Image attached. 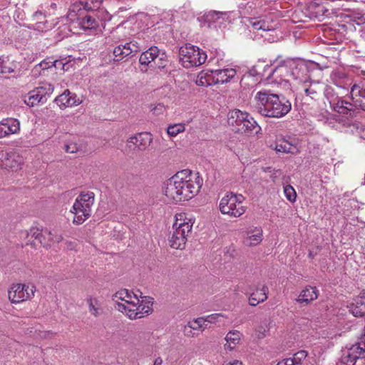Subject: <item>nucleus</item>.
<instances>
[{"label":"nucleus","instance_id":"obj_14","mask_svg":"<svg viewBox=\"0 0 365 365\" xmlns=\"http://www.w3.org/2000/svg\"><path fill=\"white\" fill-rule=\"evenodd\" d=\"M24 158L14 150H0V167L9 171H17L22 168Z\"/></svg>","mask_w":365,"mask_h":365},{"label":"nucleus","instance_id":"obj_19","mask_svg":"<svg viewBox=\"0 0 365 365\" xmlns=\"http://www.w3.org/2000/svg\"><path fill=\"white\" fill-rule=\"evenodd\" d=\"M294 141L290 137L279 136L270 145V148L278 153L295 154L298 153V148Z\"/></svg>","mask_w":365,"mask_h":365},{"label":"nucleus","instance_id":"obj_47","mask_svg":"<svg viewBox=\"0 0 365 365\" xmlns=\"http://www.w3.org/2000/svg\"><path fill=\"white\" fill-rule=\"evenodd\" d=\"M57 61H51L49 59H45L42 61L40 63V66L42 67L43 70H46L49 68H51L52 66H56V63Z\"/></svg>","mask_w":365,"mask_h":365},{"label":"nucleus","instance_id":"obj_31","mask_svg":"<svg viewBox=\"0 0 365 365\" xmlns=\"http://www.w3.org/2000/svg\"><path fill=\"white\" fill-rule=\"evenodd\" d=\"M214 73V70L200 72L197 77V85L202 86H209L215 84V78L212 77L214 73Z\"/></svg>","mask_w":365,"mask_h":365},{"label":"nucleus","instance_id":"obj_33","mask_svg":"<svg viewBox=\"0 0 365 365\" xmlns=\"http://www.w3.org/2000/svg\"><path fill=\"white\" fill-rule=\"evenodd\" d=\"M89 312L96 317L101 316L103 313L102 302L97 298H90L88 299Z\"/></svg>","mask_w":365,"mask_h":365},{"label":"nucleus","instance_id":"obj_50","mask_svg":"<svg viewBox=\"0 0 365 365\" xmlns=\"http://www.w3.org/2000/svg\"><path fill=\"white\" fill-rule=\"evenodd\" d=\"M346 74L343 72H340V71H336V72H334L332 74H331V78L334 81V83L336 84V85H338L337 82H336V78H339V79H342V78H346Z\"/></svg>","mask_w":365,"mask_h":365},{"label":"nucleus","instance_id":"obj_40","mask_svg":"<svg viewBox=\"0 0 365 365\" xmlns=\"http://www.w3.org/2000/svg\"><path fill=\"white\" fill-rule=\"evenodd\" d=\"M70 94V91L68 90H66L61 95H59L56 98V102L58 103L60 106H63L65 107H69L68 106V95Z\"/></svg>","mask_w":365,"mask_h":365},{"label":"nucleus","instance_id":"obj_55","mask_svg":"<svg viewBox=\"0 0 365 365\" xmlns=\"http://www.w3.org/2000/svg\"><path fill=\"white\" fill-rule=\"evenodd\" d=\"M161 20H167L170 21H175L174 19L173 14L170 12H166L163 14V19H162Z\"/></svg>","mask_w":365,"mask_h":365},{"label":"nucleus","instance_id":"obj_10","mask_svg":"<svg viewBox=\"0 0 365 365\" xmlns=\"http://www.w3.org/2000/svg\"><path fill=\"white\" fill-rule=\"evenodd\" d=\"M277 27L272 24H246L245 34L252 39L264 38L269 42L274 41L277 37L274 35Z\"/></svg>","mask_w":365,"mask_h":365},{"label":"nucleus","instance_id":"obj_27","mask_svg":"<svg viewBox=\"0 0 365 365\" xmlns=\"http://www.w3.org/2000/svg\"><path fill=\"white\" fill-rule=\"evenodd\" d=\"M215 84L225 83L230 82L236 75V70L234 68H224L214 70Z\"/></svg>","mask_w":365,"mask_h":365},{"label":"nucleus","instance_id":"obj_3","mask_svg":"<svg viewBox=\"0 0 365 365\" xmlns=\"http://www.w3.org/2000/svg\"><path fill=\"white\" fill-rule=\"evenodd\" d=\"M175 218L173 232L168 238L169 245L173 249L183 250L192 231L194 220L185 213H178Z\"/></svg>","mask_w":365,"mask_h":365},{"label":"nucleus","instance_id":"obj_12","mask_svg":"<svg viewBox=\"0 0 365 365\" xmlns=\"http://www.w3.org/2000/svg\"><path fill=\"white\" fill-rule=\"evenodd\" d=\"M362 358H365V335L364 339L344 351L336 365H355L356 360Z\"/></svg>","mask_w":365,"mask_h":365},{"label":"nucleus","instance_id":"obj_17","mask_svg":"<svg viewBox=\"0 0 365 365\" xmlns=\"http://www.w3.org/2000/svg\"><path fill=\"white\" fill-rule=\"evenodd\" d=\"M183 172H178L175 175L167 180L164 184L163 192L168 198L174 201H181L180 194V179L179 176H182Z\"/></svg>","mask_w":365,"mask_h":365},{"label":"nucleus","instance_id":"obj_15","mask_svg":"<svg viewBox=\"0 0 365 365\" xmlns=\"http://www.w3.org/2000/svg\"><path fill=\"white\" fill-rule=\"evenodd\" d=\"M53 90L54 88L51 84L43 83L42 86L30 91L24 97V103L30 107H33L39 103H43L46 101V96L51 95Z\"/></svg>","mask_w":365,"mask_h":365},{"label":"nucleus","instance_id":"obj_20","mask_svg":"<svg viewBox=\"0 0 365 365\" xmlns=\"http://www.w3.org/2000/svg\"><path fill=\"white\" fill-rule=\"evenodd\" d=\"M20 121L14 118H7L0 121V138L20 132Z\"/></svg>","mask_w":365,"mask_h":365},{"label":"nucleus","instance_id":"obj_38","mask_svg":"<svg viewBox=\"0 0 365 365\" xmlns=\"http://www.w3.org/2000/svg\"><path fill=\"white\" fill-rule=\"evenodd\" d=\"M203 320L204 318L199 317L191 322H189L187 324L191 329H193L195 331L203 330L205 327V324L203 323Z\"/></svg>","mask_w":365,"mask_h":365},{"label":"nucleus","instance_id":"obj_58","mask_svg":"<svg viewBox=\"0 0 365 365\" xmlns=\"http://www.w3.org/2000/svg\"><path fill=\"white\" fill-rule=\"evenodd\" d=\"M163 359L160 357H158L155 359L153 365H162Z\"/></svg>","mask_w":365,"mask_h":365},{"label":"nucleus","instance_id":"obj_46","mask_svg":"<svg viewBox=\"0 0 365 365\" xmlns=\"http://www.w3.org/2000/svg\"><path fill=\"white\" fill-rule=\"evenodd\" d=\"M68 96L69 99V102L68 103L69 107L79 105L81 103V100L79 98H78L76 93L70 92V94Z\"/></svg>","mask_w":365,"mask_h":365},{"label":"nucleus","instance_id":"obj_54","mask_svg":"<svg viewBox=\"0 0 365 365\" xmlns=\"http://www.w3.org/2000/svg\"><path fill=\"white\" fill-rule=\"evenodd\" d=\"M42 67L40 66V63L36 65L34 68L32 69V73L34 76H38L41 74V71H42Z\"/></svg>","mask_w":365,"mask_h":365},{"label":"nucleus","instance_id":"obj_39","mask_svg":"<svg viewBox=\"0 0 365 365\" xmlns=\"http://www.w3.org/2000/svg\"><path fill=\"white\" fill-rule=\"evenodd\" d=\"M307 356V352L304 350H301L294 354L291 360L293 361V365H300L303 360Z\"/></svg>","mask_w":365,"mask_h":365},{"label":"nucleus","instance_id":"obj_32","mask_svg":"<svg viewBox=\"0 0 365 365\" xmlns=\"http://www.w3.org/2000/svg\"><path fill=\"white\" fill-rule=\"evenodd\" d=\"M241 338V334L239 331H230L226 336L225 340L227 343L225 344V349L228 350H232L235 346L240 342Z\"/></svg>","mask_w":365,"mask_h":365},{"label":"nucleus","instance_id":"obj_53","mask_svg":"<svg viewBox=\"0 0 365 365\" xmlns=\"http://www.w3.org/2000/svg\"><path fill=\"white\" fill-rule=\"evenodd\" d=\"M195 331L193 329H191L188 324H186L184 327L183 329V333L185 336L187 337H193L195 336V333L193 332Z\"/></svg>","mask_w":365,"mask_h":365},{"label":"nucleus","instance_id":"obj_22","mask_svg":"<svg viewBox=\"0 0 365 365\" xmlns=\"http://www.w3.org/2000/svg\"><path fill=\"white\" fill-rule=\"evenodd\" d=\"M232 12H217L210 11L205 13L203 16L198 17L197 20L202 23H215L219 21L230 22L233 19L231 18Z\"/></svg>","mask_w":365,"mask_h":365},{"label":"nucleus","instance_id":"obj_41","mask_svg":"<svg viewBox=\"0 0 365 365\" xmlns=\"http://www.w3.org/2000/svg\"><path fill=\"white\" fill-rule=\"evenodd\" d=\"M130 21H135V22H148L154 21L155 19H152L150 16L145 13H138L130 19Z\"/></svg>","mask_w":365,"mask_h":365},{"label":"nucleus","instance_id":"obj_62","mask_svg":"<svg viewBox=\"0 0 365 365\" xmlns=\"http://www.w3.org/2000/svg\"><path fill=\"white\" fill-rule=\"evenodd\" d=\"M361 138L365 140V128L364 127V129L362 130V134L361 135Z\"/></svg>","mask_w":365,"mask_h":365},{"label":"nucleus","instance_id":"obj_25","mask_svg":"<svg viewBox=\"0 0 365 365\" xmlns=\"http://www.w3.org/2000/svg\"><path fill=\"white\" fill-rule=\"evenodd\" d=\"M247 117L248 113L235 109L228 113V123L233 128L235 132H238V128L243 125L245 120Z\"/></svg>","mask_w":365,"mask_h":365},{"label":"nucleus","instance_id":"obj_6","mask_svg":"<svg viewBox=\"0 0 365 365\" xmlns=\"http://www.w3.org/2000/svg\"><path fill=\"white\" fill-rule=\"evenodd\" d=\"M244 200L245 197L242 195L227 192L220 201V211L222 215L239 217L246 211V207L242 205Z\"/></svg>","mask_w":365,"mask_h":365},{"label":"nucleus","instance_id":"obj_1","mask_svg":"<svg viewBox=\"0 0 365 365\" xmlns=\"http://www.w3.org/2000/svg\"><path fill=\"white\" fill-rule=\"evenodd\" d=\"M254 100V111L264 117L280 118L285 116L292 108L288 99L282 95L272 93L269 90L258 91Z\"/></svg>","mask_w":365,"mask_h":365},{"label":"nucleus","instance_id":"obj_30","mask_svg":"<svg viewBox=\"0 0 365 365\" xmlns=\"http://www.w3.org/2000/svg\"><path fill=\"white\" fill-rule=\"evenodd\" d=\"M350 312L356 317L365 316V296L357 297L350 307Z\"/></svg>","mask_w":365,"mask_h":365},{"label":"nucleus","instance_id":"obj_49","mask_svg":"<svg viewBox=\"0 0 365 365\" xmlns=\"http://www.w3.org/2000/svg\"><path fill=\"white\" fill-rule=\"evenodd\" d=\"M14 71V70L7 66H6L5 62L0 58V73H11Z\"/></svg>","mask_w":365,"mask_h":365},{"label":"nucleus","instance_id":"obj_7","mask_svg":"<svg viewBox=\"0 0 365 365\" xmlns=\"http://www.w3.org/2000/svg\"><path fill=\"white\" fill-rule=\"evenodd\" d=\"M180 62L184 68L200 66L207 59L206 53L199 47L186 43L179 49Z\"/></svg>","mask_w":365,"mask_h":365},{"label":"nucleus","instance_id":"obj_44","mask_svg":"<svg viewBox=\"0 0 365 365\" xmlns=\"http://www.w3.org/2000/svg\"><path fill=\"white\" fill-rule=\"evenodd\" d=\"M165 110V106L163 103H158L153 106V107L151 108V112L153 115L159 116L163 115Z\"/></svg>","mask_w":365,"mask_h":365},{"label":"nucleus","instance_id":"obj_8","mask_svg":"<svg viewBox=\"0 0 365 365\" xmlns=\"http://www.w3.org/2000/svg\"><path fill=\"white\" fill-rule=\"evenodd\" d=\"M182 176H179L180 200H189L197 195L202 185V179L196 175H192L188 170H183Z\"/></svg>","mask_w":365,"mask_h":365},{"label":"nucleus","instance_id":"obj_52","mask_svg":"<svg viewBox=\"0 0 365 365\" xmlns=\"http://www.w3.org/2000/svg\"><path fill=\"white\" fill-rule=\"evenodd\" d=\"M268 331V327H267V324H264V327H263V326H259V327L257 329V330H256V331H257V336H258L259 338H262V337H264V335H265V334H264V333H265L266 331Z\"/></svg>","mask_w":365,"mask_h":365},{"label":"nucleus","instance_id":"obj_26","mask_svg":"<svg viewBox=\"0 0 365 365\" xmlns=\"http://www.w3.org/2000/svg\"><path fill=\"white\" fill-rule=\"evenodd\" d=\"M69 31L73 34L77 35H96L98 31H101L99 29L98 24H94L91 26H86L84 24H69Z\"/></svg>","mask_w":365,"mask_h":365},{"label":"nucleus","instance_id":"obj_57","mask_svg":"<svg viewBox=\"0 0 365 365\" xmlns=\"http://www.w3.org/2000/svg\"><path fill=\"white\" fill-rule=\"evenodd\" d=\"M332 27H330V29L331 30H334V31H340V27L344 29L345 28V24H331Z\"/></svg>","mask_w":365,"mask_h":365},{"label":"nucleus","instance_id":"obj_36","mask_svg":"<svg viewBox=\"0 0 365 365\" xmlns=\"http://www.w3.org/2000/svg\"><path fill=\"white\" fill-rule=\"evenodd\" d=\"M363 129L364 126L361 125L360 122L354 121L348 123L346 131L352 134L359 135V136L361 137Z\"/></svg>","mask_w":365,"mask_h":365},{"label":"nucleus","instance_id":"obj_29","mask_svg":"<svg viewBox=\"0 0 365 365\" xmlns=\"http://www.w3.org/2000/svg\"><path fill=\"white\" fill-rule=\"evenodd\" d=\"M260 129L255 119L248 113V117L245 120L243 125L238 128V133L249 135L253 133H257Z\"/></svg>","mask_w":365,"mask_h":365},{"label":"nucleus","instance_id":"obj_24","mask_svg":"<svg viewBox=\"0 0 365 365\" xmlns=\"http://www.w3.org/2000/svg\"><path fill=\"white\" fill-rule=\"evenodd\" d=\"M318 295L319 290L316 287L307 286L301 291L296 301L299 304L307 305L317 299Z\"/></svg>","mask_w":365,"mask_h":365},{"label":"nucleus","instance_id":"obj_51","mask_svg":"<svg viewBox=\"0 0 365 365\" xmlns=\"http://www.w3.org/2000/svg\"><path fill=\"white\" fill-rule=\"evenodd\" d=\"M45 233L49 236V240L53 242H60L63 240V236L61 235L53 236L52 233L48 230H45Z\"/></svg>","mask_w":365,"mask_h":365},{"label":"nucleus","instance_id":"obj_59","mask_svg":"<svg viewBox=\"0 0 365 365\" xmlns=\"http://www.w3.org/2000/svg\"><path fill=\"white\" fill-rule=\"evenodd\" d=\"M66 246H67V248L69 250H73L75 247L74 243L71 241L66 242Z\"/></svg>","mask_w":365,"mask_h":365},{"label":"nucleus","instance_id":"obj_18","mask_svg":"<svg viewBox=\"0 0 365 365\" xmlns=\"http://www.w3.org/2000/svg\"><path fill=\"white\" fill-rule=\"evenodd\" d=\"M164 56L163 53H160V50L156 46H153L141 53L139 62L141 65L145 66L154 62L158 67L163 68L165 66V64L163 63Z\"/></svg>","mask_w":365,"mask_h":365},{"label":"nucleus","instance_id":"obj_63","mask_svg":"<svg viewBox=\"0 0 365 365\" xmlns=\"http://www.w3.org/2000/svg\"><path fill=\"white\" fill-rule=\"evenodd\" d=\"M293 34H294V37H296V38L298 37L297 31H293Z\"/></svg>","mask_w":365,"mask_h":365},{"label":"nucleus","instance_id":"obj_5","mask_svg":"<svg viewBox=\"0 0 365 365\" xmlns=\"http://www.w3.org/2000/svg\"><path fill=\"white\" fill-rule=\"evenodd\" d=\"M94 193L81 192L76 199L70 212L73 214V223L83 224L91 215V207L94 203Z\"/></svg>","mask_w":365,"mask_h":365},{"label":"nucleus","instance_id":"obj_61","mask_svg":"<svg viewBox=\"0 0 365 365\" xmlns=\"http://www.w3.org/2000/svg\"><path fill=\"white\" fill-rule=\"evenodd\" d=\"M86 23H91V17L89 16H86Z\"/></svg>","mask_w":365,"mask_h":365},{"label":"nucleus","instance_id":"obj_64","mask_svg":"<svg viewBox=\"0 0 365 365\" xmlns=\"http://www.w3.org/2000/svg\"><path fill=\"white\" fill-rule=\"evenodd\" d=\"M361 36H363V38H365V30H363V31H362V34H361Z\"/></svg>","mask_w":365,"mask_h":365},{"label":"nucleus","instance_id":"obj_60","mask_svg":"<svg viewBox=\"0 0 365 365\" xmlns=\"http://www.w3.org/2000/svg\"><path fill=\"white\" fill-rule=\"evenodd\" d=\"M227 365H242V362L240 361H234L233 362H230Z\"/></svg>","mask_w":365,"mask_h":365},{"label":"nucleus","instance_id":"obj_35","mask_svg":"<svg viewBox=\"0 0 365 365\" xmlns=\"http://www.w3.org/2000/svg\"><path fill=\"white\" fill-rule=\"evenodd\" d=\"M185 130V125L184 123H177L170 125L167 128L168 135L175 137L179 133L184 132Z\"/></svg>","mask_w":365,"mask_h":365},{"label":"nucleus","instance_id":"obj_13","mask_svg":"<svg viewBox=\"0 0 365 365\" xmlns=\"http://www.w3.org/2000/svg\"><path fill=\"white\" fill-rule=\"evenodd\" d=\"M307 73L302 74L296 83L297 89L300 93H304L311 99H316L323 89V86L318 81H311Z\"/></svg>","mask_w":365,"mask_h":365},{"label":"nucleus","instance_id":"obj_56","mask_svg":"<svg viewBox=\"0 0 365 365\" xmlns=\"http://www.w3.org/2000/svg\"><path fill=\"white\" fill-rule=\"evenodd\" d=\"M277 365H293V361L291 358L285 359L277 364Z\"/></svg>","mask_w":365,"mask_h":365},{"label":"nucleus","instance_id":"obj_9","mask_svg":"<svg viewBox=\"0 0 365 365\" xmlns=\"http://www.w3.org/2000/svg\"><path fill=\"white\" fill-rule=\"evenodd\" d=\"M153 298L150 297H141L137 303L131 302L127 307L125 314L130 319H141L153 313Z\"/></svg>","mask_w":365,"mask_h":365},{"label":"nucleus","instance_id":"obj_37","mask_svg":"<svg viewBox=\"0 0 365 365\" xmlns=\"http://www.w3.org/2000/svg\"><path fill=\"white\" fill-rule=\"evenodd\" d=\"M43 234H46L45 231L43 232V230H40L39 229H38L36 227H32L30 229L28 235L31 236V237L34 238L36 240H38L41 245L45 246L46 243L43 242V239H42Z\"/></svg>","mask_w":365,"mask_h":365},{"label":"nucleus","instance_id":"obj_48","mask_svg":"<svg viewBox=\"0 0 365 365\" xmlns=\"http://www.w3.org/2000/svg\"><path fill=\"white\" fill-rule=\"evenodd\" d=\"M222 315L220 314H212L208 315L207 317H202L204 318L203 323L205 324V322L208 323H214L216 322Z\"/></svg>","mask_w":365,"mask_h":365},{"label":"nucleus","instance_id":"obj_21","mask_svg":"<svg viewBox=\"0 0 365 365\" xmlns=\"http://www.w3.org/2000/svg\"><path fill=\"white\" fill-rule=\"evenodd\" d=\"M269 289L267 285L258 284L254 289H250L249 304L255 307L267 299Z\"/></svg>","mask_w":365,"mask_h":365},{"label":"nucleus","instance_id":"obj_16","mask_svg":"<svg viewBox=\"0 0 365 365\" xmlns=\"http://www.w3.org/2000/svg\"><path fill=\"white\" fill-rule=\"evenodd\" d=\"M138 297L136 294H133L128 289H123L116 292L113 295V300L115 302V308L122 312H127V307L131 302L137 303Z\"/></svg>","mask_w":365,"mask_h":365},{"label":"nucleus","instance_id":"obj_42","mask_svg":"<svg viewBox=\"0 0 365 365\" xmlns=\"http://www.w3.org/2000/svg\"><path fill=\"white\" fill-rule=\"evenodd\" d=\"M284 192L289 201L294 202L296 200L297 194L294 189L291 185H286L284 187Z\"/></svg>","mask_w":365,"mask_h":365},{"label":"nucleus","instance_id":"obj_2","mask_svg":"<svg viewBox=\"0 0 365 365\" xmlns=\"http://www.w3.org/2000/svg\"><path fill=\"white\" fill-rule=\"evenodd\" d=\"M350 101L339 98L331 103L333 110L339 114L354 117L359 110L365 111V87L354 84L350 89Z\"/></svg>","mask_w":365,"mask_h":365},{"label":"nucleus","instance_id":"obj_28","mask_svg":"<svg viewBox=\"0 0 365 365\" xmlns=\"http://www.w3.org/2000/svg\"><path fill=\"white\" fill-rule=\"evenodd\" d=\"M262 240V229L260 227H250L247 231L246 243L250 246H256Z\"/></svg>","mask_w":365,"mask_h":365},{"label":"nucleus","instance_id":"obj_34","mask_svg":"<svg viewBox=\"0 0 365 365\" xmlns=\"http://www.w3.org/2000/svg\"><path fill=\"white\" fill-rule=\"evenodd\" d=\"M124 51V56H133L140 51V48L136 42H128L125 44H120Z\"/></svg>","mask_w":365,"mask_h":365},{"label":"nucleus","instance_id":"obj_11","mask_svg":"<svg viewBox=\"0 0 365 365\" xmlns=\"http://www.w3.org/2000/svg\"><path fill=\"white\" fill-rule=\"evenodd\" d=\"M35 292L33 284H15L8 290V297L11 303L16 304L31 299Z\"/></svg>","mask_w":365,"mask_h":365},{"label":"nucleus","instance_id":"obj_45","mask_svg":"<svg viewBox=\"0 0 365 365\" xmlns=\"http://www.w3.org/2000/svg\"><path fill=\"white\" fill-rule=\"evenodd\" d=\"M64 150L68 153H76L78 151L79 147L76 143L68 142L65 144Z\"/></svg>","mask_w":365,"mask_h":365},{"label":"nucleus","instance_id":"obj_43","mask_svg":"<svg viewBox=\"0 0 365 365\" xmlns=\"http://www.w3.org/2000/svg\"><path fill=\"white\" fill-rule=\"evenodd\" d=\"M113 56L114 61H120L126 57L124 56V51L122 49L120 45L115 47V48L113 49Z\"/></svg>","mask_w":365,"mask_h":365},{"label":"nucleus","instance_id":"obj_4","mask_svg":"<svg viewBox=\"0 0 365 365\" xmlns=\"http://www.w3.org/2000/svg\"><path fill=\"white\" fill-rule=\"evenodd\" d=\"M307 72V68L305 65L297 64L294 61L287 59L280 61L268 78L279 83L282 81L289 82L291 79L297 83L301 75Z\"/></svg>","mask_w":365,"mask_h":365},{"label":"nucleus","instance_id":"obj_23","mask_svg":"<svg viewBox=\"0 0 365 365\" xmlns=\"http://www.w3.org/2000/svg\"><path fill=\"white\" fill-rule=\"evenodd\" d=\"M153 137L150 133H138L128 139V143L133 144L138 150H145L152 143Z\"/></svg>","mask_w":365,"mask_h":365}]
</instances>
